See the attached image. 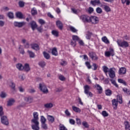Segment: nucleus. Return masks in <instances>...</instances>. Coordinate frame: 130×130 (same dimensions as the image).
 <instances>
[{
    "mask_svg": "<svg viewBox=\"0 0 130 130\" xmlns=\"http://www.w3.org/2000/svg\"><path fill=\"white\" fill-rule=\"evenodd\" d=\"M119 98V101L118 100H116V99H113L112 101V103L113 106V109H115V110H116L117 109V106L118 105V102L120 103V104H122V98L120 96H118Z\"/></svg>",
    "mask_w": 130,
    "mask_h": 130,
    "instance_id": "nucleus-1",
    "label": "nucleus"
},
{
    "mask_svg": "<svg viewBox=\"0 0 130 130\" xmlns=\"http://www.w3.org/2000/svg\"><path fill=\"white\" fill-rule=\"evenodd\" d=\"M117 43L120 47H123V48H126L129 46L128 43L125 41H122L120 40H117Z\"/></svg>",
    "mask_w": 130,
    "mask_h": 130,
    "instance_id": "nucleus-2",
    "label": "nucleus"
},
{
    "mask_svg": "<svg viewBox=\"0 0 130 130\" xmlns=\"http://www.w3.org/2000/svg\"><path fill=\"white\" fill-rule=\"evenodd\" d=\"M40 91L42 92L44 94H47L48 93V89H47V87L44 83H40L39 84V87Z\"/></svg>",
    "mask_w": 130,
    "mask_h": 130,
    "instance_id": "nucleus-3",
    "label": "nucleus"
},
{
    "mask_svg": "<svg viewBox=\"0 0 130 130\" xmlns=\"http://www.w3.org/2000/svg\"><path fill=\"white\" fill-rule=\"evenodd\" d=\"M79 18L83 23H90V16L86 15H81Z\"/></svg>",
    "mask_w": 130,
    "mask_h": 130,
    "instance_id": "nucleus-4",
    "label": "nucleus"
},
{
    "mask_svg": "<svg viewBox=\"0 0 130 130\" xmlns=\"http://www.w3.org/2000/svg\"><path fill=\"white\" fill-rule=\"evenodd\" d=\"M84 93L86 95H88L89 97H92L93 93H92V92L90 91V89H91V88L90 87V86L86 85L84 86Z\"/></svg>",
    "mask_w": 130,
    "mask_h": 130,
    "instance_id": "nucleus-5",
    "label": "nucleus"
},
{
    "mask_svg": "<svg viewBox=\"0 0 130 130\" xmlns=\"http://www.w3.org/2000/svg\"><path fill=\"white\" fill-rule=\"evenodd\" d=\"M1 122L3 124H5V125H9V120L7 116H1Z\"/></svg>",
    "mask_w": 130,
    "mask_h": 130,
    "instance_id": "nucleus-6",
    "label": "nucleus"
},
{
    "mask_svg": "<svg viewBox=\"0 0 130 130\" xmlns=\"http://www.w3.org/2000/svg\"><path fill=\"white\" fill-rule=\"evenodd\" d=\"M90 23H92V24H98L99 23V19L98 17L96 16H91L90 18Z\"/></svg>",
    "mask_w": 130,
    "mask_h": 130,
    "instance_id": "nucleus-7",
    "label": "nucleus"
},
{
    "mask_svg": "<svg viewBox=\"0 0 130 130\" xmlns=\"http://www.w3.org/2000/svg\"><path fill=\"white\" fill-rule=\"evenodd\" d=\"M33 115L34 118L31 120V122H38V120H39L38 113L37 112H35L33 113Z\"/></svg>",
    "mask_w": 130,
    "mask_h": 130,
    "instance_id": "nucleus-8",
    "label": "nucleus"
},
{
    "mask_svg": "<svg viewBox=\"0 0 130 130\" xmlns=\"http://www.w3.org/2000/svg\"><path fill=\"white\" fill-rule=\"evenodd\" d=\"M14 25L15 27H18V28H22L23 26H25V25H26V22H19L15 21L14 23Z\"/></svg>",
    "mask_w": 130,
    "mask_h": 130,
    "instance_id": "nucleus-9",
    "label": "nucleus"
},
{
    "mask_svg": "<svg viewBox=\"0 0 130 130\" xmlns=\"http://www.w3.org/2000/svg\"><path fill=\"white\" fill-rule=\"evenodd\" d=\"M93 88L98 91L99 94H102V92H103V89L102 88V87L100 86V85L96 84L93 85Z\"/></svg>",
    "mask_w": 130,
    "mask_h": 130,
    "instance_id": "nucleus-10",
    "label": "nucleus"
},
{
    "mask_svg": "<svg viewBox=\"0 0 130 130\" xmlns=\"http://www.w3.org/2000/svg\"><path fill=\"white\" fill-rule=\"evenodd\" d=\"M113 70H115V69L110 68L109 70V76L110 78H111L112 79L115 77V72H114Z\"/></svg>",
    "mask_w": 130,
    "mask_h": 130,
    "instance_id": "nucleus-11",
    "label": "nucleus"
},
{
    "mask_svg": "<svg viewBox=\"0 0 130 130\" xmlns=\"http://www.w3.org/2000/svg\"><path fill=\"white\" fill-rule=\"evenodd\" d=\"M89 56L91 57L92 60H97L98 59V57L96 55V53L93 52H89Z\"/></svg>",
    "mask_w": 130,
    "mask_h": 130,
    "instance_id": "nucleus-12",
    "label": "nucleus"
},
{
    "mask_svg": "<svg viewBox=\"0 0 130 130\" xmlns=\"http://www.w3.org/2000/svg\"><path fill=\"white\" fill-rule=\"evenodd\" d=\"M105 54L107 57H109L111 55L113 56V55H114V50H113V49L110 48V51H106Z\"/></svg>",
    "mask_w": 130,
    "mask_h": 130,
    "instance_id": "nucleus-13",
    "label": "nucleus"
},
{
    "mask_svg": "<svg viewBox=\"0 0 130 130\" xmlns=\"http://www.w3.org/2000/svg\"><path fill=\"white\" fill-rule=\"evenodd\" d=\"M31 48L36 50V51H38V50H40V48L39 47V45L36 43H32L30 44Z\"/></svg>",
    "mask_w": 130,
    "mask_h": 130,
    "instance_id": "nucleus-14",
    "label": "nucleus"
},
{
    "mask_svg": "<svg viewBox=\"0 0 130 130\" xmlns=\"http://www.w3.org/2000/svg\"><path fill=\"white\" fill-rule=\"evenodd\" d=\"M35 124L31 125V127L34 130H39V122H31Z\"/></svg>",
    "mask_w": 130,
    "mask_h": 130,
    "instance_id": "nucleus-15",
    "label": "nucleus"
},
{
    "mask_svg": "<svg viewBox=\"0 0 130 130\" xmlns=\"http://www.w3.org/2000/svg\"><path fill=\"white\" fill-rule=\"evenodd\" d=\"M56 25L57 27H58V29L60 30H62V28L63 27V25L62 24V22L60 20H57L56 21Z\"/></svg>",
    "mask_w": 130,
    "mask_h": 130,
    "instance_id": "nucleus-16",
    "label": "nucleus"
},
{
    "mask_svg": "<svg viewBox=\"0 0 130 130\" xmlns=\"http://www.w3.org/2000/svg\"><path fill=\"white\" fill-rule=\"evenodd\" d=\"M24 101H25L26 104H30V103H32V102H33V98H32L31 96L25 98Z\"/></svg>",
    "mask_w": 130,
    "mask_h": 130,
    "instance_id": "nucleus-17",
    "label": "nucleus"
},
{
    "mask_svg": "<svg viewBox=\"0 0 130 130\" xmlns=\"http://www.w3.org/2000/svg\"><path fill=\"white\" fill-rule=\"evenodd\" d=\"M126 73V69L125 68H121L119 70V75H125Z\"/></svg>",
    "mask_w": 130,
    "mask_h": 130,
    "instance_id": "nucleus-18",
    "label": "nucleus"
},
{
    "mask_svg": "<svg viewBox=\"0 0 130 130\" xmlns=\"http://www.w3.org/2000/svg\"><path fill=\"white\" fill-rule=\"evenodd\" d=\"M10 87L11 89H12V94H15V92H16V84L14 83V82H11L10 83Z\"/></svg>",
    "mask_w": 130,
    "mask_h": 130,
    "instance_id": "nucleus-19",
    "label": "nucleus"
},
{
    "mask_svg": "<svg viewBox=\"0 0 130 130\" xmlns=\"http://www.w3.org/2000/svg\"><path fill=\"white\" fill-rule=\"evenodd\" d=\"M31 29L34 31L36 28H37V24L35 21H32L30 23Z\"/></svg>",
    "mask_w": 130,
    "mask_h": 130,
    "instance_id": "nucleus-20",
    "label": "nucleus"
},
{
    "mask_svg": "<svg viewBox=\"0 0 130 130\" xmlns=\"http://www.w3.org/2000/svg\"><path fill=\"white\" fill-rule=\"evenodd\" d=\"M23 70L25 72H26L28 73L30 70V66H29V64L25 63L24 64V66L23 67Z\"/></svg>",
    "mask_w": 130,
    "mask_h": 130,
    "instance_id": "nucleus-21",
    "label": "nucleus"
},
{
    "mask_svg": "<svg viewBox=\"0 0 130 130\" xmlns=\"http://www.w3.org/2000/svg\"><path fill=\"white\" fill-rule=\"evenodd\" d=\"M15 102V101L14 99H10L7 103V106H12L14 105V103Z\"/></svg>",
    "mask_w": 130,
    "mask_h": 130,
    "instance_id": "nucleus-22",
    "label": "nucleus"
},
{
    "mask_svg": "<svg viewBox=\"0 0 130 130\" xmlns=\"http://www.w3.org/2000/svg\"><path fill=\"white\" fill-rule=\"evenodd\" d=\"M44 107L45 108L50 109L53 107V104L51 103H47L44 105Z\"/></svg>",
    "mask_w": 130,
    "mask_h": 130,
    "instance_id": "nucleus-23",
    "label": "nucleus"
},
{
    "mask_svg": "<svg viewBox=\"0 0 130 130\" xmlns=\"http://www.w3.org/2000/svg\"><path fill=\"white\" fill-rule=\"evenodd\" d=\"M124 124L125 125V130H130L129 122H128V121H125L124 122Z\"/></svg>",
    "mask_w": 130,
    "mask_h": 130,
    "instance_id": "nucleus-24",
    "label": "nucleus"
},
{
    "mask_svg": "<svg viewBox=\"0 0 130 130\" xmlns=\"http://www.w3.org/2000/svg\"><path fill=\"white\" fill-rule=\"evenodd\" d=\"M86 39H88V40H90V39H91V37L92 35H93V33L88 31L86 32Z\"/></svg>",
    "mask_w": 130,
    "mask_h": 130,
    "instance_id": "nucleus-25",
    "label": "nucleus"
},
{
    "mask_svg": "<svg viewBox=\"0 0 130 130\" xmlns=\"http://www.w3.org/2000/svg\"><path fill=\"white\" fill-rule=\"evenodd\" d=\"M47 119L50 121V122H51V123H53L54 122V117H53L52 116L48 115Z\"/></svg>",
    "mask_w": 130,
    "mask_h": 130,
    "instance_id": "nucleus-26",
    "label": "nucleus"
},
{
    "mask_svg": "<svg viewBox=\"0 0 130 130\" xmlns=\"http://www.w3.org/2000/svg\"><path fill=\"white\" fill-rule=\"evenodd\" d=\"M72 109L75 112H77V113H80V112H81V109L77 107L74 106H72Z\"/></svg>",
    "mask_w": 130,
    "mask_h": 130,
    "instance_id": "nucleus-27",
    "label": "nucleus"
},
{
    "mask_svg": "<svg viewBox=\"0 0 130 130\" xmlns=\"http://www.w3.org/2000/svg\"><path fill=\"white\" fill-rule=\"evenodd\" d=\"M16 68L19 71H23L24 70V66L21 63H18L16 64Z\"/></svg>",
    "mask_w": 130,
    "mask_h": 130,
    "instance_id": "nucleus-28",
    "label": "nucleus"
},
{
    "mask_svg": "<svg viewBox=\"0 0 130 130\" xmlns=\"http://www.w3.org/2000/svg\"><path fill=\"white\" fill-rule=\"evenodd\" d=\"M27 52L31 58L35 57V53H34L32 51L28 50Z\"/></svg>",
    "mask_w": 130,
    "mask_h": 130,
    "instance_id": "nucleus-29",
    "label": "nucleus"
},
{
    "mask_svg": "<svg viewBox=\"0 0 130 130\" xmlns=\"http://www.w3.org/2000/svg\"><path fill=\"white\" fill-rule=\"evenodd\" d=\"M31 13L32 16H35L37 15V10H36V8H33L31 9Z\"/></svg>",
    "mask_w": 130,
    "mask_h": 130,
    "instance_id": "nucleus-30",
    "label": "nucleus"
},
{
    "mask_svg": "<svg viewBox=\"0 0 130 130\" xmlns=\"http://www.w3.org/2000/svg\"><path fill=\"white\" fill-rule=\"evenodd\" d=\"M52 54H53V55H55V56L58 55V53H57V50L56 49V48H53L52 50Z\"/></svg>",
    "mask_w": 130,
    "mask_h": 130,
    "instance_id": "nucleus-31",
    "label": "nucleus"
},
{
    "mask_svg": "<svg viewBox=\"0 0 130 130\" xmlns=\"http://www.w3.org/2000/svg\"><path fill=\"white\" fill-rule=\"evenodd\" d=\"M17 18L19 19H23V14L20 12H18L16 14Z\"/></svg>",
    "mask_w": 130,
    "mask_h": 130,
    "instance_id": "nucleus-32",
    "label": "nucleus"
},
{
    "mask_svg": "<svg viewBox=\"0 0 130 130\" xmlns=\"http://www.w3.org/2000/svg\"><path fill=\"white\" fill-rule=\"evenodd\" d=\"M105 94L107 96H111L112 94V91L110 89H107L105 91Z\"/></svg>",
    "mask_w": 130,
    "mask_h": 130,
    "instance_id": "nucleus-33",
    "label": "nucleus"
},
{
    "mask_svg": "<svg viewBox=\"0 0 130 130\" xmlns=\"http://www.w3.org/2000/svg\"><path fill=\"white\" fill-rule=\"evenodd\" d=\"M104 9L105 11H106V12H107V13H108L109 12H111V9H110V7H109V6L104 5Z\"/></svg>",
    "mask_w": 130,
    "mask_h": 130,
    "instance_id": "nucleus-34",
    "label": "nucleus"
},
{
    "mask_svg": "<svg viewBox=\"0 0 130 130\" xmlns=\"http://www.w3.org/2000/svg\"><path fill=\"white\" fill-rule=\"evenodd\" d=\"M43 55L46 59H49V58H50V55H49V54H48L47 52H43Z\"/></svg>",
    "mask_w": 130,
    "mask_h": 130,
    "instance_id": "nucleus-35",
    "label": "nucleus"
},
{
    "mask_svg": "<svg viewBox=\"0 0 130 130\" xmlns=\"http://www.w3.org/2000/svg\"><path fill=\"white\" fill-rule=\"evenodd\" d=\"M52 35H54V36H55V37H58V31L55 30H53L52 31Z\"/></svg>",
    "mask_w": 130,
    "mask_h": 130,
    "instance_id": "nucleus-36",
    "label": "nucleus"
},
{
    "mask_svg": "<svg viewBox=\"0 0 130 130\" xmlns=\"http://www.w3.org/2000/svg\"><path fill=\"white\" fill-rule=\"evenodd\" d=\"M102 40L103 41V42H105V43H106L107 44H108L109 43V40H108L106 37H103L102 38Z\"/></svg>",
    "mask_w": 130,
    "mask_h": 130,
    "instance_id": "nucleus-37",
    "label": "nucleus"
},
{
    "mask_svg": "<svg viewBox=\"0 0 130 130\" xmlns=\"http://www.w3.org/2000/svg\"><path fill=\"white\" fill-rule=\"evenodd\" d=\"M118 82L120 83V84H123V85H124V86H126V82L122 79H118Z\"/></svg>",
    "mask_w": 130,
    "mask_h": 130,
    "instance_id": "nucleus-38",
    "label": "nucleus"
},
{
    "mask_svg": "<svg viewBox=\"0 0 130 130\" xmlns=\"http://www.w3.org/2000/svg\"><path fill=\"white\" fill-rule=\"evenodd\" d=\"M59 130H68V128H67V127H66L63 124H60Z\"/></svg>",
    "mask_w": 130,
    "mask_h": 130,
    "instance_id": "nucleus-39",
    "label": "nucleus"
},
{
    "mask_svg": "<svg viewBox=\"0 0 130 130\" xmlns=\"http://www.w3.org/2000/svg\"><path fill=\"white\" fill-rule=\"evenodd\" d=\"M122 90L124 93H126L127 95H130V90L126 88H123Z\"/></svg>",
    "mask_w": 130,
    "mask_h": 130,
    "instance_id": "nucleus-40",
    "label": "nucleus"
},
{
    "mask_svg": "<svg viewBox=\"0 0 130 130\" xmlns=\"http://www.w3.org/2000/svg\"><path fill=\"white\" fill-rule=\"evenodd\" d=\"M18 4L20 8H24L25 7V2L24 1H19Z\"/></svg>",
    "mask_w": 130,
    "mask_h": 130,
    "instance_id": "nucleus-41",
    "label": "nucleus"
},
{
    "mask_svg": "<svg viewBox=\"0 0 130 130\" xmlns=\"http://www.w3.org/2000/svg\"><path fill=\"white\" fill-rule=\"evenodd\" d=\"M8 17L10 19H14V13L12 12H9L7 14Z\"/></svg>",
    "mask_w": 130,
    "mask_h": 130,
    "instance_id": "nucleus-42",
    "label": "nucleus"
},
{
    "mask_svg": "<svg viewBox=\"0 0 130 130\" xmlns=\"http://www.w3.org/2000/svg\"><path fill=\"white\" fill-rule=\"evenodd\" d=\"M38 22L39 24H41L42 26V25H45V24L46 23L45 21L42 19H39Z\"/></svg>",
    "mask_w": 130,
    "mask_h": 130,
    "instance_id": "nucleus-43",
    "label": "nucleus"
},
{
    "mask_svg": "<svg viewBox=\"0 0 130 130\" xmlns=\"http://www.w3.org/2000/svg\"><path fill=\"white\" fill-rule=\"evenodd\" d=\"M103 71L105 74H107V73H109V70L108 68L106 66H103Z\"/></svg>",
    "mask_w": 130,
    "mask_h": 130,
    "instance_id": "nucleus-44",
    "label": "nucleus"
},
{
    "mask_svg": "<svg viewBox=\"0 0 130 130\" xmlns=\"http://www.w3.org/2000/svg\"><path fill=\"white\" fill-rule=\"evenodd\" d=\"M110 81H111L112 84L114 85V86H115L116 88H118V84L116 83V81L113 79H110Z\"/></svg>",
    "mask_w": 130,
    "mask_h": 130,
    "instance_id": "nucleus-45",
    "label": "nucleus"
},
{
    "mask_svg": "<svg viewBox=\"0 0 130 130\" xmlns=\"http://www.w3.org/2000/svg\"><path fill=\"white\" fill-rule=\"evenodd\" d=\"M39 66H40L41 68H44L46 66V63L44 61H41L39 62Z\"/></svg>",
    "mask_w": 130,
    "mask_h": 130,
    "instance_id": "nucleus-46",
    "label": "nucleus"
},
{
    "mask_svg": "<svg viewBox=\"0 0 130 130\" xmlns=\"http://www.w3.org/2000/svg\"><path fill=\"white\" fill-rule=\"evenodd\" d=\"M72 39L73 41L76 42V41H79V40H80V38L77 36H73Z\"/></svg>",
    "mask_w": 130,
    "mask_h": 130,
    "instance_id": "nucleus-47",
    "label": "nucleus"
},
{
    "mask_svg": "<svg viewBox=\"0 0 130 130\" xmlns=\"http://www.w3.org/2000/svg\"><path fill=\"white\" fill-rule=\"evenodd\" d=\"M41 121L42 123H45L46 122V119L44 116H41Z\"/></svg>",
    "mask_w": 130,
    "mask_h": 130,
    "instance_id": "nucleus-48",
    "label": "nucleus"
},
{
    "mask_svg": "<svg viewBox=\"0 0 130 130\" xmlns=\"http://www.w3.org/2000/svg\"><path fill=\"white\" fill-rule=\"evenodd\" d=\"M102 114L103 116H104V117H107V116H108L109 115V114H108L107 112H106V111H103L102 112Z\"/></svg>",
    "mask_w": 130,
    "mask_h": 130,
    "instance_id": "nucleus-49",
    "label": "nucleus"
},
{
    "mask_svg": "<svg viewBox=\"0 0 130 130\" xmlns=\"http://www.w3.org/2000/svg\"><path fill=\"white\" fill-rule=\"evenodd\" d=\"M82 125H83V126H84L86 128H88L89 127V124H88V122H87L86 121H83L82 122Z\"/></svg>",
    "mask_w": 130,
    "mask_h": 130,
    "instance_id": "nucleus-50",
    "label": "nucleus"
},
{
    "mask_svg": "<svg viewBox=\"0 0 130 130\" xmlns=\"http://www.w3.org/2000/svg\"><path fill=\"white\" fill-rule=\"evenodd\" d=\"M96 13H98V14H102V9L101 8H100V7H98V8H96Z\"/></svg>",
    "mask_w": 130,
    "mask_h": 130,
    "instance_id": "nucleus-51",
    "label": "nucleus"
},
{
    "mask_svg": "<svg viewBox=\"0 0 130 130\" xmlns=\"http://www.w3.org/2000/svg\"><path fill=\"white\" fill-rule=\"evenodd\" d=\"M0 97H1V98H6V97H7V93L2 92L1 94H0Z\"/></svg>",
    "mask_w": 130,
    "mask_h": 130,
    "instance_id": "nucleus-52",
    "label": "nucleus"
},
{
    "mask_svg": "<svg viewBox=\"0 0 130 130\" xmlns=\"http://www.w3.org/2000/svg\"><path fill=\"white\" fill-rule=\"evenodd\" d=\"M4 110L3 109V107L0 106V116L2 117L3 115H4Z\"/></svg>",
    "mask_w": 130,
    "mask_h": 130,
    "instance_id": "nucleus-53",
    "label": "nucleus"
},
{
    "mask_svg": "<svg viewBox=\"0 0 130 130\" xmlns=\"http://www.w3.org/2000/svg\"><path fill=\"white\" fill-rule=\"evenodd\" d=\"M42 127L44 129H47V125L45 123H42Z\"/></svg>",
    "mask_w": 130,
    "mask_h": 130,
    "instance_id": "nucleus-54",
    "label": "nucleus"
},
{
    "mask_svg": "<svg viewBox=\"0 0 130 130\" xmlns=\"http://www.w3.org/2000/svg\"><path fill=\"white\" fill-rule=\"evenodd\" d=\"M93 12H94V9H93L92 7H89L88 10V12L89 14H92Z\"/></svg>",
    "mask_w": 130,
    "mask_h": 130,
    "instance_id": "nucleus-55",
    "label": "nucleus"
},
{
    "mask_svg": "<svg viewBox=\"0 0 130 130\" xmlns=\"http://www.w3.org/2000/svg\"><path fill=\"white\" fill-rule=\"evenodd\" d=\"M71 44L73 47L77 45V42L76 41H71Z\"/></svg>",
    "mask_w": 130,
    "mask_h": 130,
    "instance_id": "nucleus-56",
    "label": "nucleus"
},
{
    "mask_svg": "<svg viewBox=\"0 0 130 130\" xmlns=\"http://www.w3.org/2000/svg\"><path fill=\"white\" fill-rule=\"evenodd\" d=\"M70 29L71 31H72V32H74V33H75V32H77V31H78L75 28V27L73 26H70Z\"/></svg>",
    "mask_w": 130,
    "mask_h": 130,
    "instance_id": "nucleus-57",
    "label": "nucleus"
},
{
    "mask_svg": "<svg viewBox=\"0 0 130 130\" xmlns=\"http://www.w3.org/2000/svg\"><path fill=\"white\" fill-rule=\"evenodd\" d=\"M78 42L80 45H81V46H84V45H85L84 42L82 40L79 39V40L78 41Z\"/></svg>",
    "mask_w": 130,
    "mask_h": 130,
    "instance_id": "nucleus-58",
    "label": "nucleus"
},
{
    "mask_svg": "<svg viewBox=\"0 0 130 130\" xmlns=\"http://www.w3.org/2000/svg\"><path fill=\"white\" fill-rule=\"evenodd\" d=\"M62 90H63V88L62 87L57 88L56 89V92H61Z\"/></svg>",
    "mask_w": 130,
    "mask_h": 130,
    "instance_id": "nucleus-59",
    "label": "nucleus"
},
{
    "mask_svg": "<svg viewBox=\"0 0 130 130\" xmlns=\"http://www.w3.org/2000/svg\"><path fill=\"white\" fill-rule=\"evenodd\" d=\"M85 64L87 67L88 69H91V68H92V67L90 64V62H86Z\"/></svg>",
    "mask_w": 130,
    "mask_h": 130,
    "instance_id": "nucleus-60",
    "label": "nucleus"
},
{
    "mask_svg": "<svg viewBox=\"0 0 130 130\" xmlns=\"http://www.w3.org/2000/svg\"><path fill=\"white\" fill-rule=\"evenodd\" d=\"M59 79L60 80V81H64L66 80V78H64L62 75L59 76Z\"/></svg>",
    "mask_w": 130,
    "mask_h": 130,
    "instance_id": "nucleus-61",
    "label": "nucleus"
},
{
    "mask_svg": "<svg viewBox=\"0 0 130 130\" xmlns=\"http://www.w3.org/2000/svg\"><path fill=\"white\" fill-rule=\"evenodd\" d=\"M76 121L77 124H81L82 123V121H81V119H80L79 118H76Z\"/></svg>",
    "mask_w": 130,
    "mask_h": 130,
    "instance_id": "nucleus-62",
    "label": "nucleus"
},
{
    "mask_svg": "<svg viewBox=\"0 0 130 130\" xmlns=\"http://www.w3.org/2000/svg\"><path fill=\"white\" fill-rule=\"evenodd\" d=\"M28 92L29 93H35L36 90L34 88L29 89Z\"/></svg>",
    "mask_w": 130,
    "mask_h": 130,
    "instance_id": "nucleus-63",
    "label": "nucleus"
},
{
    "mask_svg": "<svg viewBox=\"0 0 130 130\" xmlns=\"http://www.w3.org/2000/svg\"><path fill=\"white\" fill-rule=\"evenodd\" d=\"M70 123H71V124H75L76 121H75V120L73 119H70Z\"/></svg>",
    "mask_w": 130,
    "mask_h": 130,
    "instance_id": "nucleus-64",
    "label": "nucleus"
}]
</instances>
